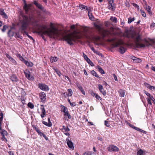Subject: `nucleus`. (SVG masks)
<instances>
[{
	"mask_svg": "<svg viewBox=\"0 0 155 155\" xmlns=\"http://www.w3.org/2000/svg\"><path fill=\"white\" fill-rule=\"evenodd\" d=\"M123 39H107V41L111 43L113 48L119 47V51L121 54L124 53L127 48L133 46L137 48H144L150 45H155V39H134V43L125 42Z\"/></svg>",
	"mask_w": 155,
	"mask_h": 155,
	"instance_id": "nucleus-1",
	"label": "nucleus"
},
{
	"mask_svg": "<svg viewBox=\"0 0 155 155\" xmlns=\"http://www.w3.org/2000/svg\"><path fill=\"white\" fill-rule=\"evenodd\" d=\"M42 38L44 35L48 36L50 38H55L58 37H62V39H68V34L65 30L60 31L57 29L52 23L50 24V28H48L46 30L42 31ZM61 39H62L61 38Z\"/></svg>",
	"mask_w": 155,
	"mask_h": 155,
	"instance_id": "nucleus-2",
	"label": "nucleus"
},
{
	"mask_svg": "<svg viewBox=\"0 0 155 155\" xmlns=\"http://www.w3.org/2000/svg\"><path fill=\"white\" fill-rule=\"evenodd\" d=\"M22 18L20 21V29L22 31H25L28 28L29 24L35 25L37 23L36 21L32 15H30L29 17L25 15H22Z\"/></svg>",
	"mask_w": 155,
	"mask_h": 155,
	"instance_id": "nucleus-3",
	"label": "nucleus"
},
{
	"mask_svg": "<svg viewBox=\"0 0 155 155\" xmlns=\"http://www.w3.org/2000/svg\"><path fill=\"white\" fill-rule=\"evenodd\" d=\"M96 28L98 30L100 33L104 37H105L112 34L114 35H119L121 32L119 28H114L111 27L110 30L104 29L102 26L101 24H95Z\"/></svg>",
	"mask_w": 155,
	"mask_h": 155,
	"instance_id": "nucleus-4",
	"label": "nucleus"
},
{
	"mask_svg": "<svg viewBox=\"0 0 155 155\" xmlns=\"http://www.w3.org/2000/svg\"><path fill=\"white\" fill-rule=\"evenodd\" d=\"M88 34L86 31L80 32L78 30L75 31L70 34H68V39L71 38H76V39H80L84 36L87 38Z\"/></svg>",
	"mask_w": 155,
	"mask_h": 155,
	"instance_id": "nucleus-5",
	"label": "nucleus"
},
{
	"mask_svg": "<svg viewBox=\"0 0 155 155\" xmlns=\"http://www.w3.org/2000/svg\"><path fill=\"white\" fill-rule=\"evenodd\" d=\"M124 35L127 38H135V39H140V36L135 32L133 27L129 30L126 29Z\"/></svg>",
	"mask_w": 155,
	"mask_h": 155,
	"instance_id": "nucleus-6",
	"label": "nucleus"
},
{
	"mask_svg": "<svg viewBox=\"0 0 155 155\" xmlns=\"http://www.w3.org/2000/svg\"><path fill=\"white\" fill-rule=\"evenodd\" d=\"M107 150L109 152H118L119 150V149L116 146L113 144L109 145L107 148Z\"/></svg>",
	"mask_w": 155,
	"mask_h": 155,
	"instance_id": "nucleus-7",
	"label": "nucleus"
},
{
	"mask_svg": "<svg viewBox=\"0 0 155 155\" xmlns=\"http://www.w3.org/2000/svg\"><path fill=\"white\" fill-rule=\"evenodd\" d=\"M61 108V112H63L64 113V119L65 120L68 121V119H67V117H65L68 116V111L67 110V108L66 107H65L64 106L61 105L60 107Z\"/></svg>",
	"mask_w": 155,
	"mask_h": 155,
	"instance_id": "nucleus-8",
	"label": "nucleus"
},
{
	"mask_svg": "<svg viewBox=\"0 0 155 155\" xmlns=\"http://www.w3.org/2000/svg\"><path fill=\"white\" fill-rule=\"evenodd\" d=\"M24 73L25 74V77L28 80L33 81L35 78L33 75H31L30 72L28 70H26L24 71Z\"/></svg>",
	"mask_w": 155,
	"mask_h": 155,
	"instance_id": "nucleus-9",
	"label": "nucleus"
},
{
	"mask_svg": "<svg viewBox=\"0 0 155 155\" xmlns=\"http://www.w3.org/2000/svg\"><path fill=\"white\" fill-rule=\"evenodd\" d=\"M38 87L41 90L45 91H48L49 90L48 86L43 83H39L38 84Z\"/></svg>",
	"mask_w": 155,
	"mask_h": 155,
	"instance_id": "nucleus-10",
	"label": "nucleus"
},
{
	"mask_svg": "<svg viewBox=\"0 0 155 155\" xmlns=\"http://www.w3.org/2000/svg\"><path fill=\"white\" fill-rule=\"evenodd\" d=\"M91 42H93L94 44L97 45H105V44L103 41H102V39H91Z\"/></svg>",
	"mask_w": 155,
	"mask_h": 155,
	"instance_id": "nucleus-11",
	"label": "nucleus"
},
{
	"mask_svg": "<svg viewBox=\"0 0 155 155\" xmlns=\"http://www.w3.org/2000/svg\"><path fill=\"white\" fill-rule=\"evenodd\" d=\"M40 98L41 99V102L45 103L46 99V94L43 92H41L39 94Z\"/></svg>",
	"mask_w": 155,
	"mask_h": 155,
	"instance_id": "nucleus-12",
	"label": "nucleus"
},
{
	"mask_svg": "<svg viewBox=\"0 0 155 155\" xmlns=\"http://www.w3.org/2000/svg\"><path fill=\"white\" fill-rule=\"evenodd\" d=\"M24 9L25 10L26 13H27L28 11L30 10L32 6V4H27L25 0H24Z\"/></svg>",
	"mask_w": 155,
	"mask_h": 155,
	"instance_id": "nucleus-13",
	"label": "nucleus"
},
{
	"mask_svg": "<svg viewBox=\"0 0 155 155\" xmlns=\"http://www.w3.org/2000/svg\"><path fill=\"white\" fill-rule=\"evenodd\" d=\"M108 8L112 11H114L115 9V6L113 0H110L109 2V5L108 6Z\"/></svg>",
	"mask_w": 155,
	"mask_h": 155,
	"instance_id": "nucleus-14",
	"label": "nucleus"
},
{
	"mask_svg": "<svg viewBox=\"0 0 155 155\" xmlns=\"http://www.w3.org/2000/svg\"><path fill=\"white\" fill-rule=\"evenodd\" d=\"M98 89L100 92L102 93L104 96H105L106 94V92L104 90L103 86L101 84H98Z\"/></svg>",
	"mask_w": 155,
	"mask_h": 155,
	"instance_id": "nucleus-15",
	"label": "nucleus"
},
{
	"mask_svg": "<svg viewBox=\"0 0 155 155\" xmlns=\"http://www.w3.org/2000/svg\"><path fill=\"white\" fill-rule=\"evenodd\" d=\"M48 123L46 121H43L42 123L46 125V126L48 127H51L52 125V124L50 120V117H48Z\"/></svg>",
	"mask_w": 155,
	"mask_h": 155,
	"instance_id": "nucleus-16",
	"label": "nucleus"
},
{
	"mask_svg": "<svg viewBox=\"0 0 155 155\" xmlns=\"http://www.w3.org/2000/svg\"><path fill=\"white\" fill-rule=\"evenodd\" d=\"M74 144L71 140H68V148L71 150H74Z\"/></svg>",
	"mask_w": 155,
	"mask_h": 155,
	"instance_id": "nucleus-17",
	"label": "nucleus"
},
{
	"mask_svg": "<svg viewBox=\"0 0 155 155\" xmlns=\"http://www.w3.org/2000/svg\"><path fill=\"white\" fill-rule=\"evenodd\" d=\"M62 131L66 135H68V126H63L61 129Z\"/></svg>",
	"mask_w": 155,
	"mask_h": 155,
	"instance_id": "nucleus-18",
	"label": "nucleus"
},
{
	"mask_svg": "<svg viewBox=\"0 0 155 155\" xmlns=\"http://www.w3.org/2000/svg\"><path fill=\"white\" fill-rule=\"evenodd\" d=\"M0 133L2 136L7 135L8 134V133L6 131L2 129L1 123H0Z\"/></svg>",
	"mask_w": 155,
	"mask_h": 155,
	"instance_id": "nucleus-19",
	"label": "nucleus"
},
{
	"mask_svg": "<svg viewBox=\"0 0 155 155\" xmlns=\"http://www.w3.org/2000/svg\"><path fill=\"white\" fill-rule=\"evenodd\" d=\"M10 78L12 81L17 82L18 81V78L14 74H12Z\"/></svg>",
	"mask_w": 155,
	"mask_h": 155,
	"instance_id": "nucleus-20",
	"label": "nucleus"
},
{
	"mask_svg": "<svg viewBox=\"0 0 155 155\" xmlns=\"http://www.w3.org/2000/svg\"><path fill=\"white\" fill-rule=\"evenodd\" d=\"M0 14L2 15L3 18L7 19L8 18V16L5 13L4 11V10L3 9H0Z\"/></svg>",
	"mask_w": 155,
	"mask_h": 155,
	"instance_id": "nucleus-21",
	"label": "nucleus"
},
{
	"mask_svg": "<svg viewBox=\"0 0 155 155\" xmlns=\"http://www.w3.org/2000/svg\"><path fill=\"white\" fill-rule=\"evenodd\" d=\"M88 11V15L89 17V18L91 20H94V18L91 12L89 10H87Z\"/></svg>",
	"mask_w": 155,
	"mask_h": 155,
	"instance_id": "nucleus-22",
	"label": "nucleus"
},
{
	"mask_svg": "<svg viewBox=\"0 0 155 155\" xmlns=\"http://www.w3.org/2000/svg\"><path fill=\"white\" fill-rule=\"evenodd\" d=\"M145 8L149 14H150V15H152V13L151 11V7L149 6H148L147 5H146Z\"/></svg>",
	"mask_w": 155,
	"mask_h": 155,
	"instance_id": "nucleus-23",
	"label": "nucleus"
},
{
	"mask_svg": "<svg viewBox=\"0 0 155 155\" xmlns=\"http://www.w3.org/2000/svg\"><path fill=\"white\" fill-rule=\"evenodd\" d=\"M34 4L39 8L42 10H44V8L41 5L38 4L36 1H35L34 2Z\"/></svg>",
	"mask_w": 155,
	"mask_h": 155,
	"instance_id": "nucleus-24",
	"label": "nucleus"
},
{
	"mask_svg": "<svg viewBox=\"0 0 155 155\" xmlns=\"http://www.w3.org/2000/svg\"><path fill=\"white\" fill-rule=\"evenodd\" d=\"M24 63L28 66V67H32L33 64L31 62H28L27 61H25Z\"/></svg>",
	"mask_w": 155,
	"mask_h": 155,
	"instance_id": "nucleus-25",
	"label": "nucleus"
},
{
	"mask_svg": "<svg viewBox=\"0 0 155 155\" xmlns=\"http://www.w3.org/2000/svg\"><path fill=\"white\" fill-rule=\"evenodd\" d=\"M120 93V96L121 97H124V91L122 89H120L119 91Z\"/></svg>",
	"mask_w": 155,
	"mask_h": 155,
	"instance_id": "nucleus-26",
	"label": "nucleus"
},
{
	"mask_svg": "<svg viewBox=\"0 0 155 155\" xmlns=\"http://www.w3.org/2000/svg\"><path fill=\"white\" fill-rule=\"evenodd\" d=\"M58 58L57 57H51L50 58V61L51 63L56 62L57 61Z\"/></svg>",
	"mask_w": 155,
	"mask_h": 155,
	"instance_id": "nucleus-27",
	"label": "nucleus"
},
{
	"mask_svg": "<svg viewBox=\"0 0 155 155\" xmlns=\"http://www.w3.org/2000/svg\"><path fill=\"white\" fill-rule=\"evenodd\" d=\"M110 20L113 22L116 23L117 22V19L115 17L112 16L110 18Z\"/></svg>",
	"mask_w": 155,
	"mask_h": 155,
	"instance_id": "nucleus-28",
	"label": "nucleus"
},
{
	"mask_svg": "<svg viewBox=\"0 0 155 155\" xmlns=\"http://www.w3.org/2000/svg\"><path fill=\"white\" fill-rule=\"evenodd\" d=\"M41 113L43 114H45L46 111L44 107V106L43 105H41Z\"/></svg>",
	"mask_w": 155,
	"mask_h": 155,
	"instance_id": "nucleus-29",
	"label": "nucleus"
},
{
	"mask_svg": "<svg viewBox=\"0 0 155 155\" xmlns=\"http://www.w3.org/2000/svg\"><path fill=\"white\" fill-rule=\"evenodd\" d=\"M91 73L93 76H95L97 78H99L97 73L94 70L91 71Z\"/></svg>",
	"mask_w": 155,
	"mask_h": 155,
	"instance_id": "nucleus-30",
	"label": "nucleus"
},
{
	"mask_svg": "<svg viewBox=\"0 0 155 155\" xmlns=\"http://www.w3.org/2000/svg\"><path fill=\"white\" fill-rule=\"evenodd\" d=\"M8 34L9 37H12L14 36L15 34L12 30H10L8 32Z\"/></svg>",
	"mask_w": 155,
	"mask_h": 155,
	"instance_id": "nucleus-31",
	"label": "nucleus"
},
{
	"mask_svg": "<svg viewBox=\"0 0 155 155\" xmlns=\"http://www.w3.org/2000/svg\"><path fill=\"white\" fill-rule=\"evenodd\" d=\"M23 35L26 37H28L31 39H33V38L31 37L27 32H26L24 31V33H23Z\"/></svg>",
	"mask_w": 155,
	"mask_h": 155,
	"instance_id": "nucleus-32",
	"label": "nucleus"
},
{
	"mask_svg": "<svg viewBox=\"0 0 155 155\" xmlns=\"http://www.w3.org/2000/svg\"><path fill=\"white\" fill-rule=\"evenodd\" d=\"M98 69L100 72L101 74H104L105 73V72L103 69L100 67L98 66Z\"/></svg>",
	"mask_w": 155,
	"mask_h": 155,
	"instance_id": "nucleus-33",
	"label": "nucleus"
},
{
	"mask_svg": "<svg viewBox=\"0 0 155 155\" xmlns=\"http://www.w3.org/2000/svg\"><path fill=\"white\" fill-rule=\"evenodd\" d=\"M143 151L141 150V149H140L139 150L137 153V155H143Z\"/></svg>",
	"mask_w": 155,
	"mask_h": 155,
	"instance_id": "nucleus-34",
	"label": "nucleus"
},
{
	"mask_svg": "<svg viewBox=\"0 0 155 155\" xmlns=\"http://www.w3.org/2000/svg\"><path fill=\"white\" fill-rule=\"evenodd\" d=\"M128 23L129 24L131 22L134 21L135 20V18L134 17L131 18L130 17L128 19Z\"/></svg>",
	"mask_w": 155,
	"mask_h": 155,
	"instance_id": "nucleus-35",
	"label": "nucleus"
},
{
	"mask_svg": "<svg viewBox=\"0 0 155 155\" xmlns=\"http://www.w3.org/2000/svg\"><path fill=\"white\" fill-rule=\"evenodd\" d=\"M144 85L146 87H147V88H148L150 89V87L151 86L150 84H149L148 83L145 82L144 83Z\"/></svg>",
	"mask_w": 155,
	"mask_h": 155,
	"instance_id": "nucleus-36",
	"label": "nucleus"
},
{
	"mask_svg": "<svg viewBox=\"0 0 155 155\" xmlns=\"http://www.w3.org/2000/svg\"><path fill=\"white\" fill-rule=\"evenodd\" d=\"M86 61L91 66H94V64L90 59H87Z\"/></svg>",
	"mask_w": 155,
	"mask_h": 155,
	"instance_id": "nucleus-37",
	"label": "nucleus"
},
{
	"mask_svg": "<svg viewBox=\"0 0 155 155\" xmlns=\"http://www.w3.org/2000/svg\"><path fill=\"white\" fill-rule=\"evenodd\" d=\"M28 106L31 109H33L34 107L33 104L31 102H29L28 104Z\"/></svg>",
	"mask_w": 155,
	"mask_h": 155,
	"instance_id": "nucleus-38",
	"label": "nucleus"
},
{
	"mask_svg": "<svg viewBox=\"0 0 155 155\" xmlns=\"http://www.w3.org/2000/svg\"><path fill=\"white\" fill-rule=\"evenodd\" d=\"M32 126L33 129L36 130L37 133L40 130L37 125H32Z\"/></svg>",
	"mask_w": 155,
	"mask_h": 155,
	"instance_id": "nucleus-39",
	"label": "nucleus"
},
{
	"mask_svg": "<svg viewBox=\"0 0 155 155\" xmlns=\"http://www.w3.org/2000/svg\"><path fill=\"white\" fill-rule=\"evenodd\" d=\"M79 8H80L82 10L85 9H87V6L83 5H80L79 6Z\"/></svg>",
	"mask_w": 155,
	"mask_h": 155,
	"instance_id": "nucleus-40",
	"label": "nucleus"
},
{
	"mask_svg": "<svg viewBox=\"0 0 155 155\" xmlns=\"http://www.w3.org/2000/svg\"><path fill=\"white\" fill-rule=\"evenodd\" d=\"M10 61H11L12 63L14 64V65H16L17 64V63L16 61H15V60L13 59L12 58L11 59L9 60Z\"/></svg>",
	"mask_w": 155,
	"mask_h": 155,
	"instance_id": "nucleus-41",
	"label": "nucleus"
},
{
	"mask_svg": "<svg viewBox=\"0 0 155 155\" xmlns=\"http://www.w3.org/2000/svg\"><path fill=\"white\" fill-rule=\"evenodd\" d=\"M92 153L91 151H87L84 152L83 155H92Z\"/></svg>",
	"mask_w": 155,
	"mask_h": 155,
	"instance_id": "nucleus-42",
	"label": "nucleus"
},
{
	"mask_svg": "<svg viewBox=\"0 0 155 155\" xmlns=\"http://www.w3.org/2000/svg\"><path fill=\"white\" fill-rule=\"evenodd\" d=\"M68 102L69 103L71 106L72 107H74V106L76 105V103L75 102L71 103L69 99H68Z\"/></svg>",
	"mask_w": 155,
	"mask_h": 155,
	"instance_id": "nucleus-43",
	"label": "nucleus"
},
{
	"mask_svg": "<svg viewBox=\"0 0 155 155\" xmlns=\"http://www.w3.org/2000/svg\"><path fill=\"white\" fill-rule=\"evenodd\" d=\"M78 89L81 91V92H82L83 94H84V95H85V92L84 91V89L82 86L78 88Z\"/></svg>",
	"mask_w": 155,
	"mask_h": 155,
	"instance_id": "nucleus-44",
	"label": "nucleus"
},
{
	"mask_svg": "<svg viewBox=\"0 0 155 155\" xmlns=\"http://www.w3.org/2000/svg\"><path fill=\"white\" fill-rule=\"evenodd\" d=\"M137 130L139 131L141 133H142L143 134H146L147 133V132L146 131L138 128Z\"/></svg>",
	"mask_w": 155,
	"mask_h": 155,
	"instance_id": "nucleus-45",
	"label": "nucleus"
},
{
	"mask_svg": "<svg viewBox=\"0 0 155 155\" xmlns=\"http://www.w3.org/2000/svg\"><path fill=\"white\" fill-rule=\"evenodd\" d=\"M104 125L107 127H110V124L109 123L108 121L107 120L104 121Z\"/></svg>",
	"mask_w": 155,
	"mask_h": 155,
	"instance_id": "nucleus-46",
	"label": "nucleus"
},
{
	"mask_svg": "<svg viewBox=\"0 0 155 155\" xmlns=\"http://www.w3.org/2000/svg\"><path fill=\"white\" fill-rule=\"evenodd\" d=\"M140 11L142 16L144 17H146V15L145 13L142 10H140Z\"/></svg>",
	"mask_w": 155,
	"mask_h": 155,
	"instance_id": "nucleus-47",
	"label": "nucleus"
},
{
	"mask_svg": "<svg viewBox=\"0 0 155 155\" xmlns=\"http://www.w3.org/2000/svg\"><path fill=\"white\" fill-rule=\"evenodd\" d=\"M73 92L71 89H68V96H71Z\"/></svg>",
	"mask_w": 155,
	"mask_h": 155,
	"instance_id": "nucleus-48",
	"label": "nucleus"
},
{
	"mask_svg": "<svg viewBox=\"0 0 155 155\" xmlns=\"http://www.w3.org/2000/svg\"><path fill=\"white\" fill-rule=\"evenodd\" d=\"M141 61V60L140 58H137L136 59H134V62L136 63H140Z\"/></svg>",
	"mask_w": 155,
	"mask_h": 155,
	"instance_id": "nucleus-49",
	"label": "nucleus"
},
{
	"mask_svg": "<svg viewBox=\"0 0 155 155\" xmlns=\"http://www.w3.org/2000/svg\"><path fill=\"white\" fill-rule=\"evenodd\" d=\"M97 100H102V98L97 94H96L95 96Z\"/></svg>",
	"mask_w": 155,
	"mask_h": 155,
	"instance_id": "nucleus-50",
	"label": "nucleus"
},
{
	"mask_svg": "<svg viewBox=\"0 0 155 155\" xmlns=\"http://www.w3.org/2000/svg\"><path fill=\"white\" fill-rule=\"evenodd\" d=\"M37 133H38V135L41 137H42V136H43V135L44 134L43 133L41 132V131L40 130L39 131H38L37 132Z\"/></svg>",
	"mask_w": 155,
	"mask_h": 155,
	"instance_id": "nucleus-51",
	"label": "nucleus"
},
{
	"mask_svg": "<svg viewBox=\"0 0 155 155\" xmlns=\"http://www.w3.org/2000/svg\"><path fill=\"white\" fill-rule=\"evenodd\" d=\"M147 102L149 105H151L152 104L151 102V100H150L148 98H147Z\"/></svg>",
	"mask_w": 155,
	"mask_h": 155,
	"instance_id": "nucleus-52",
	"label": "nucleus"
},
{
	"mask_svg": "<svg viewBox=\"0 0 155 155\" xmlns=\"http://www.w3.org/2000/svg\"><path fill=\"white\" fill-rule=\"evenodd\" d=\"M83 57L84 59L87 61V59H89L86 55L84 53H83Z\"/></svg>",
	"mask_w": 155,
	"mask_h": 155,
	"instance_id": "nucleus-53",
	"label": "nucleus"
},
{
	"mask_svg": "<svg viewBox=\"0 0 155 155\" xmlns=\"http://www.w3.org/2000/svg\"><path fill=\"white\" fill-rule=\"evenodd\" d=\"M144 93L148 96L149 97H150L151 95H150V94L149 93L147 92V91H146L145 90L143 91Z\"/></svg>",
	"mask_w": 155,
	"mask_h": 155,
	"instance_id": "nucleus-54",
	"label": "nucleus"
},
{
	"mask_svg": "<svg viewBox=\"0 0 155 155\" xmlns=\"http://www.w3.org/2000/svg\"><path fill=\"white\" fill-rule=\"evenodd\" d=\"M2 137L1 138L2 141H4L5 142H7V139L5 138V136H2Z\"/></svg>",
	"mask_w": 155,
	"mask_h": 155,
	"instance_id": "nucleus-55",
	"label": "nucleus"
},
{
	"mask_svg": "<svg viewBox=\"0 0 155 155\" xmlns=\"http://www.w3.org/2000/svg\"><path fill=\"white\" fill-rule=\"evenodd\" d=\"M8 28V26L6 25H4L3 26V28L2 29V31L3 32H4L6 30V29Z\"/></svg>",
	"mask_w": 155,
	"mask_h": 155,
	"instance_id": "nucleus-56",
	"label": "nucleus"
},
{
	"mask_svg": "<svg viewBox=\"0 0 155 155\" xmlns=\"http://www.w3.org/2000/svg\"><path fill=\"white\" fill-rule=\"evenodd\" d=\"M75 40V39H68V44H69L70 45L72 44V43H71V42L72 41H74Z\"/></svg>",
	"mask_w": 155,
	"mask_h": 155,
	"instance_id": "nucleus-57",
	"label": "nucleus"
},
{
	"mask_svg": "<svg viewBox=\"0 0 155 155\" xmlns=\"http://www.w3.org/2000/svg\"><path fill=\"white\" fill-rule=\"evenodd\" d=\"M5 55L6 56V57L8 58L9 60H10L11 58H12L8 54H6Z\"/></svg>",
	"mask_w": 155,
	"mask_h": 155,
	"instance_id": "nucleus-58",
	"label": "nucleus"
},
{
	"mask_svg": "<svg viewBox=\"0 0 155 155\" xmlns=\"http://www.w3.org/2000/svg\"><path fill=\"white\" fill-rule=\"evenodd\" d=\"M94 53H96V54H98L99 55H101V53H100L99 51H95Z\"/></svg>",
	"mask_w": 155,
	"mask_h": 155,
	"instance_id": "nucleus-59",
	"label": "nucleus"
},
{
	"mask_svg": "<svg viewBox=\"0 0 155 155\" xmlns=\"http://www.w3.org/2000/svg\"><path fill=\"white\" fill-rule=\"evenodd\" d=\"M19 59L22 61H23L24 63H25V61H26V60H25L24 58L22 56L20 58H19Z\"/></svg>",
	"mask_w": 155,
	"mask_h": 155,
	"instance_id": "nucleus-60",
	"label": "nucleus"
},
{
	"mask_svg": "<svg viewBox=\"0 0 155 155\" xmlns=\"http://www.w3.org/2000/svg\"><path fill=\"white\" fill-rule=\"evenodd\" d=\"M113 76L114 78V80H115V81H117V78L116 75L115 74H113Z\"/></svg>",
	"mask_w": 155,
	"mask_h": 155,
	"instance_id": "nucleus-61",
	"label": "nucleus"
},
{
	"mask_svg": "<svg viewBox=\"0 0 155 155\" xmlns=\"http://www.w3.org/2000/svg\"><path fill=\"white\" fill-rule=\"evenodd\" d=\"M150 90L152 91H155V87L151 86V87H150Z\"/></svg>",
	"mask_w": 155,
	"mask_h": 155,
	"instance_id": "nucleus-62",
	"label": "nucleus"
},
{
	"mask_svg": "<svg viewBox=\"0 0 155 155\" xmlns=\"http://www.w3.org/2000/svg\"><path fill=\"white\" fill-rule=\"evenodd\" d=\"M76 85L77 87H78V88L82 86L81 85L78 83H76Z\"/></svg>",
	"mask_w": 155,
	"mask_h": 155,
	"instance_id": "nucleus-63",
	"label": "nucleus"
},
{
	"mask_svg": "<svg viewBox=\"0 0 155 155\" xmlns=\"http://www.w3.org/2000/svg\"><path fill=\"white\" fill-rule=\"evenodd\" d=\"M91 95L93 96V97H94L95 96V95H96V94H97L96 93H94L93 91H92L91 92Z\"/></svg>",
	"mask_w": 155,
	"mask_h": 155,
	"instance_id": "nucleus-64",
	"label": "nucleus"
}]
</instances>
